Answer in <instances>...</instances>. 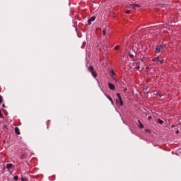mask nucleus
<instances>
[{
  "instance_id": "nucleus-1",
  "label": "nucleus",
  "mask_w": 181,
  "mask_h": 181,
  "mask_svg": "<svg viewBox=\"0 0 181 181\" xmlns=\"http://www.w3.org/2000/svg\"><path fill=\"white\" fill-rule=\"evenodd\" d=\"M88 70L91 72L93 77H97V74L95 73V71H94V66H90Z\"/></svg>"
},
{
  "instance_id": "nucleus-2",
  "label": "nucleus",
  "mask_w": 181,
  "mask_h": 181,
  "mask_svg": "<svg viewBox=\"0 0 181 181\" xmlns=\"http://www.w3.org/2000/svg\"><path fill=\"white\" fill-rule=\"evenodd\" d=\"M164 46L163 45H158L156 47L155 52L156 53H159V52H160V50H162V49H163Z\"/></svg>"
},
{
  "instance_id": "nucleus-3",
  "label": "nucleus",
  "mask_w": 181,
  "mask_h": 181,
  "mask_svg": "<svg viewBox=\"0 0 181 181\" xmlns=\"http://www.w3.org/2000/svg\"><path fill=\"white\" fill-rule=\"evenodd\" d=\"M117 97L119 98V103L121 106L124 105V102H122V98H121V95L119 93H117Z\"/></svg>"
},
{
  "instance_id": "nucleus-4",
  "label": "nucleus",
  "mask_w": 181,
  "mask_h": 181,
  "mask_svg": "<svg viewBox=\"0 0 181 181\" xmlns=\"http://www.w3.org/2000/svg\"><path fill=\"white\" fill-rule=\"evenodd\" d=\"M107 86L110 88V90H111L112 91H114V90H115V86L111 83H108Z\"/></svg>"
},
{
  "instance_id": "nucleus-5",
  "label": "nucleus",
  "mask_w": 181,
  "mask_h": 181,
  "mask_svg": "<svg viewBox=\"0 0 181 181\" xmlns=\"http://www.w3.org/2000/svg\"><path fill=\"white\" fill-rule=\"evenodd\" d=\"M95 21V16H92L88 20V24L91 25L92 22H94Z\"/></svg>"
},
{
  "instance_id": "nucleus-6",
  "label": "nucleus",
  "mask_w": 181,
  "mask_h": 181,
  "mask_svg": "<svg viewBox=\"0 0 181 181\" xmlns=\"http://www.w3.org/2000/svg\"><path fill=\"white\" fill-rule=\"evenodd\" d=\"M138 122H139V125H138L139 128H140V129H144V126L142 124V122H141L139 120H138Z\"/></svg>"
},
{
  "instance_id": "nucleus-7",
  "label": "nucleus",
  "mask_w": 181,
  "mask_h": 181,
  "mask_svg": "<svg viewBox=\"0 0 181 181\" xmlns=\"http://www.w3.org/2000/svg\"><path fill=\"white\" fill-rule=\"evenodd\" d=\"M15 133H16L17 135H21V132H19V128H18V127H16V128H15Z\"/></svg>"
},
{
  "instance_id": "nucleus-8",
  "label": "nucleus",
  "mask_w": 181,
  "mask_h": 181,
  "mask_svg": "<svg viewBox=\"0 0 181 181\" xmlns=\"http://www.w3.org/2000/svg\"><path fill=\"white\" fill-rule=\"evenodd\" d=\"M13 166V164L8 163V164L6 165V168L7 169H12Z\"/></svg>"
},
{
  "instance_id": "nucleus-9",
  "label": "nucleus",
  "mask_w": 181,
  "mask_h": 181,
  "mask_svg": "<svg viewBox=\"0 0 181 181\" xmlns=\"http://www.w3.org/2000/svg\"><path fill=\"white\" fill-rule=\"evenodd\" d=\"M107 98H108V100L111 102L112 105H114V100H112V98L108 95H107Z\"/></svg>"
},
{
  "instance_id": "nucleus-10",
  "label": "nucleus",
  "mask_w": 181,
  "mask_h": 181,
  "mask_svg": "<svg viewBox=\"0 0 181 181\" xmlns=\"http://www.w3.org/2000/svg\"><path fill=\"white\" fill-rule=\"evenodd\" d=\"M157 122H158V124H163V120H162V119H157Z\"/></svg>"
},
{
  "instance_id": "nucleus-11",
  "label": "nucleus",
  "mask_w": 181,
  "mask_h": 181,
  "mask_svg": "<svg viewBox=\"0 0 181 181\" xmlns=\"http://www.w3.org/2000/svg\"><path fill=\"white\" fill-rule=\"evenodd\" d=\"M129 6H136L137 8H141V6L139 4H130Z\"/></svg>"
},
{
  "instance_id": "nucleus-12",
  "label": "nucleus",
  "mask_w": 181,
  "mask_h": 181,
  "mask_svg": "<svg viewBox=\"0 0 181 181\" xmlns=\"http://www.w3.org/2000/svg\"><path fill=\"white\" fill-rule=\"evenodd\" d=\"M127 53L131 59H134V54H131V52L129 51Z\"/></svg>"
},
{
  "instance_id": "nucleus-13",
  "label": "nucleus",
  "mask_w": 181,
  "mask_h": 181,
  "mask_svg": "<svg viewBox=\"0 0 181 181\" xmlns=\"http://www.w3.org/2000/svg\"><path fill=\"white\" fill-rule=\"evenodd\" d=\"M152 60L153 62H159V57H155Z\"/></svg>"
},
{
  "instance_id": "nucleus-14",
  "label": "nucleus",
  "mask_w": 181,
  "mask_h": 181,
  "mask_svg": "<svg viewBox=\"0 0 181 181\" xmlns=\"http://www.w3.org/2000/svg\"><path fill=\"white\" fill-rule=\"evenodd\" d=\"M13 180H19V177H18V175H16V176H14Z\"/></svg>"
},
{
  "instance_id": "nucleus-15",
  "label": "nucleus",
  "mask_w": 181,
  "mask_h": 181,
  "mask_svg": "<svg viewBox=\"0 0 181 181\" xmlns=\"http://www.w3.org/2000/svg\"><path fill=\"white\" fill-rule=\"evenodd\" d=\"M3 101L2 96L0 95V104H2Z\"/></svg>"
},
{
  "instance_id": "nucleus-16",
  "label": "nucleus",
  "mask_w": 181,
  "mask_h": 181,
  "mask_svg": "<svg viewBox=\"0 0 181 181\" xmlns=\"http://www.w3.org/2000/svg\"><path fill=\"white\" fill-rule=\"evenodd\" d=\"M111 74H112V76H115V73L114 72V70H111Z\"/></svg>"
},
{
  "instance_id": "nucleus-17",
  "label": "nucleus",
  "mask_w": 181,
  "mask_h": 181,
  "mask_svg": "<svg viewBox=\"0 0 181 181\" xmlns=\"http://www.w3.org/2000/svg\"><path fill=\"white\" fill-rule=\"evenodd\" d=\"M118 49H119V45L115 47V50H118Z\"/></svg>"
},
{
  "instance_id": "nucleus-18",
  "label": "nucleus",
  "mask_w": 181,
  "mask_h": 181,
  "mask_svg": "<svg viewBox=\"0 0 181 181\" xmlns=\"http://www.w3.org/2000/svg\"><path fill=\"white\" fill-rule=\"evenodd\" d=\"M125 13L129 14V13H131V11L127 10V11H125Z\"/></svg>"
},
{
  "instance_id": "nucleus-19",
  "label": "nucleus",
  "mask_w": 181,
  "mask_h": 181,
  "mask_svg": "<svg viewBox=\"0 0 181 181\" xmlns=\"http://www.w3.org/2000/svg\"><path fill=\"white\" fill-rule=\"evenodd\" d=\"M0 118H4V115H2V112L0 111Z\"/></svg>"
},
{
  "instance_id": "nucleus-20",
  "label": "nucleus",
  "mask_w": 181,
  "mask_h": 181,
  "mask_svg": "<svg viewBox=\"0 0 181 181\" xmlns=\"http://www.w3.org/2000/svg\"><path fill=\"white\" fill-rule=\"evenodd\" d=\"M145 132H151V130L146 129H145Z\"/></svg>"
},
{
  "instance_id": "nucleus-21",
  "label": "nucleus",
  "mask_w": 181,
  "mask_h": 181,
  "mask_svg": "<svg viewBox=\"0 0 181 181\" xmlns=\"http://www.w3.org/2000/svg\"><path fill=\"white\" fill-rule=\"evenodd\" d=\"M103 36H105V30H103Z\"/></svg>"
},
{
  "instance_id": "nucleus-22",
  "label": "nucleus",
  "mask_w": 181,
  "mask_h": 181,
  "mask_svg": "<svg viewBox=\"0 0 181 181\" xmlns=\"http://www.w3.org/2000/svg\"><path fill=\"white\" fill-rule=\"evenodd\" d=\"M148 119H152V116H148Z\"/></svg>"
},
{
  "instance_id": "nucleus-23",
  "label": "nucleus",
  "mask_w": 181,
  "mask_h": 181,
  "mask_svg": "<svg viewBox=\"0 0 181 181\" xmlns=\"http://www.w3.org/2000/svg\"><path fill=\"white\" fill-rule=\"evenodd\" d=\"M158 62H160V64H162V63H163V60H159Z\"/></svg>"
},
{
  "instance_id": "nucleus-24",
  "label": "nucleus",
  "mask_w": 181,
  "mask_h": 181,
  "mask_svg": "<svg viewBox=\"0 0 181 181\" xmlns=\"http://www.w3.org/2000/svg\"><path fill=\"white\" fill-rule=\"evenodd\" d=\"M179 130H177L176 132H175V134H179Z\"/></svg>"
},
{
  "instance_id": "nucleus-25",
  "label": "nucleus",
  "mask_w": 181,
  "mask_h": 181,
  "mask_svg": "<svg viewBox=\"0 0 181 181\" xmlns=\"http://www.w3.org/2000/svg\"><path fill=\"white\" fill-rule=\"evenodd\" d=\"M2 107H3V108H5V107H6V106H5V104H3V105H2Z\"/></svg>"
},
{
  "instance_id": "nucleus-26",
  "label": "nucleus",
  "mask_w": 181,
  "mask_h": 181,
  "mask_svg": "<svg viewBox=\"0 0 181 181\" xmlns=\"http://www.w3.org/2000/svg\"><path fill=\"white\" fill-rule=\"evenodd\" d=\"M136 69H139V65H138L137 66H136Z\"/></svg>"
},
{
  "instance_id": "nucleus-27",
  "label": "nucleus",
  "mask_w": 181,
  "mask_h": 181,
  "mask_svg": "<svg viewBox=\"0 0 181 181\" xmlns=\"http://www.w3.org/2000/svg\"><path fill=\"white\" fill-rule=\"evenodd\" d=\"M146 69L147 71L149 70V67L147 66V67L146 68Z\"/></svg>"
},
{
  "instance_id": "nucleus-28",
  "label": "nucleus",
  "mask_w": 181,
  "mask_h": 181,
  "mask_svg": "<svg viewBox=\"0 0 181 181\" xmlns=\"http://www.w3.org/2000/svg\"><path fill=\"white\" fill-rule=\"evenodd\" d=\"M171 127H172V128H175V125H172Z\"/></svg>"
},
{
  "instance_id": "nucleus-29",
  "label": "nucleus",
  "mask_w": 181,
  "mask_h": 181,
  "mask_svg": "<svg viewBox=\"0 0 181 181\" xmlns=\"http://www.w3.org/2000/svg\"><path fill=\"white\" fill-rule=\"evenodd\" d=\"M124 92L127 91V88H124Z\"/></svg>"
},
{
  "instance_id": "nucleus-30",
  "label": "nucleus",
  "mask_w": 181,
  "mask_h": 181,
  "mask_svg": "<svg viewBox=\"0 0 181 181\" xmlns=\"http://www.w3.org/2000/svg\"><path fill=\"white\" fill-rule=\"evenodd\" d=\"M116 103H118V100H116Z\"/></svg>"
},
{
  "instance_id": "nucleus-31",
  "label": "nucleus",
  "mask_w": 181,
  "mask_h": 181,
  "mask_svg": "<svg viewBox=\"0 0 181 181\" xmlns=\"http://www.w3.org/2000/svg\"><path fill=\"white\" fill-rule=\"evenodd\" d=\"M180 124H181L180 123L178 124V125H180Z\"/></svg>"
}]
</instances>
